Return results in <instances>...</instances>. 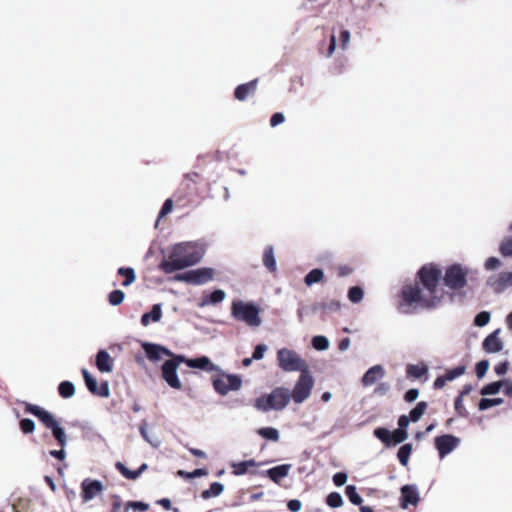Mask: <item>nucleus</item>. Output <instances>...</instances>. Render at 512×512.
<instances>
[{
	"instance_id": "nucleus-1",
	"label": "nucleus",
	"mask_w": 512,
	"mask_h": 512,
	"mask_svg": "<svg viewBox=\"0 0 512 512\" xmlns=\"http://www.w3.org/2000/svg\"><path fill=\"white\" fill-rule=\"evenodd\" d=\"M205 255V246L200 241H186L173 245L168 257L159 268L167 274L183 270L199 263Z\"/></svg>"
},
{
	"instance_id": "nucleus-2",
	"label": "nucleus",
	"mask_w": 512,
	"mask_h": 512,
	"mask_svg": "<svg viewBox=\"0 0 512 512\" xmlns=\"http://www.w3.org/2000/svg\"><path fill=\"white\" fill-rule=\"evenodd\" d=\"M438 305V296H429L417 285H405L401 291L399 310L410 314L419 308H433Z\"/></svg>"
},
{
	"instance_id": "nucleus-3",
	"label": "nucleus",
	"mask_w": 512,
	"mask_h": 512,
	"mask_svg": "<svg viewBox=\"0 0 512 512\" xmlns=\"http://www.w3.org/2000/svg\"><path fill=\"white\" fill-rule=\"evenodd\" d=\"M25 411L36 416L48 429H50L54 438L61 447L66 446L68 441L66 433L50 412L34 404H27Z\"/></svg>"
},
{
	"instance_id": "nucleus-4",
	"label": "nucleus",
	"mask_w": 512,
	"mask_h": 512,
	"mask_svg": "<svg viewBox=\"0 0 512 512\" xmlns=\"http://www.w3.org/2000/svg\"><path fill=\"white\" fill-rule=\"evenodd\" d=\"M290 390L284 387H277L268 395L256 399L255 407L263 412L270 410H283L290 402Z\"/></svg>"
},
{
	"instance_id": "nucleus-5",
	"label": "nucleus",
	"mask_w": 512,
	"mask_h": 512,
	"mask_svg": "<svg viewBox=\"0 0 512 512\" xmlns=\"http://www.w3.org/2000/svg\"><path fill=\"white\" fill-rule=\"evenodd\" d=\"M278 366L285 372L309 371L307 362L294 350L289 348H281L277 351Z\"/></svg>"
},
{
	"instance_id": "nucleus-6",
	"label": "nucleus",
	"mask_w": 512,
	"mask_h": 512,
	"mask_svg": "<svg viewBox=\"0 0 512 512\" xmlns=\"http://www.w3.org/2000/svg\"><path fill=\"white\" fill-rule=\"evenodd\" d=\"M231 315L238 321L244 322L251 327H258L262 320L259 316V308L244 301H234L231 306Z\"/></svg>"
},
{
	"instance_id": "nucleus-7",
	"label": "nucleus",
	"mask_w": 512,
	"mask_h": 512,
	"mask_svg": "<svg viewBox=\"0 0 512 512\" xmlns=\"http://www.w3.org/2000/svg\"><path fill=\"white\" fill-rule=\"evenodd\" d=\"M418 274L423 285V290L429 296H438L439 304L443 297V290L439 286L441 271L436 267L429 265L422 267Z\"/></svg>"
},
{
	"instance_id": "nucleus-8",
	"label": "nucleus",
	"mask_w": 512,
	"mask_h": 512,
	"mask_svg": "<svg viewBox=\"0 0 512 512\" xmlns=\"http://www.w3.org/2000/svg\"><path fill=\"white\" fill-rule=\"evenodd\" d=\"M314 383L315 381L310 371L301 373L293 387V390L290 391V399L296 404L305 402L312 393Z\"/></svg>"
},
{
	"instance_id": "nucleus-9",
	"label": "nucleus",
	"mask_w": 512,
	"mask_h": 512,
	"mask_svg": "<svg viewBox=\"0 0 512 512\" xmlns=\"http://www.w3.org/2000/svg\"><path fill=\"white\" fill-rule=\"evenodd\" d=\"M220 377L213 379V387L220 395H227L230 391H237L241 388L242 380L235 374H225L222 370L218 372Z\"/></svg>"
},
{
	"instance_id": "nucleus-10",
	"label": "nucleus",
	"mask_w": 512,
	"mask_h": 512,
	"mask_svg": "<svg viewBox=\"0 0 512 512\" xmlns=\"http://www.w3.org/2000/svg\"><path fill=\"white\" fill-rule=\"evenodd\" d=\"M212 268H198L184 273L177 274L174 279L179 282H186L193 285H203L213 279Z\"/></svg>"
},
{
	"instance_id": "nucleus-11",
	"label": "nucleus",
	"mask_w": 512,
	"mask_h": 512,
	"mask_svg": "<svg viewBox=\"0 0 512 512\" xmlns=\"http://www.w3.org/2000/svg\"><path fill=\"white\" fill-rule=\"evenodd\" d=\"M467 268L462 267L460 264H454L447 268L444 283L451 289H461L467 282Z\"/></svg>"
},
{
	"instance_id": "nucleus-12",
	"label": "nucleus",
	"mask_w": 512,
	"mask_h": 512,
	"mask_svg": "<svg viewBox=\"0 0 512 512\" xmlns=\"http://www.w3.org/2000/svg\"><path fill=\"white\" fill-rule=\"evenodd\" d=\"M459 443L460 439L451 434L442 435L435 439V446L441 459L456 449Z\"/></svg>"
},
{
	"instance_id": "nucleus-13",
	"label": "nucleus",
	"mask_w": 512,
	"mask_h": 512,
	"mask_svg": "<svg viewBox=\"0 0 512 512\" xmlns=\"http://www.w3.org/2000/svg\"><path fill=\"white\" fill-rule=\"evenodd\" d=\"M83 378L85 381V384L88 388V390L95 395L101 396V397H109L110 390L108 382L105 381L101 383V385L98 387L96 379L89 373V371L85 368L82 369Z\"/></svg>"
},
{
	"instance_id": "nucleus-14",
	"label": "nucleus",
	"mask_w": 512,
	"mask_h": 512,
	"mask_svg": "<svg viewBox=\"0 0 512 512\" xmlns=\"http://www.w3.org/2000/svg\"><path fill=\"white\" fill-rule=\"evenodd\" d=\"M161 371L162 378L171 388L176 390H180L182 388V383L178 377L175 363L165 361L161 367Z\"/></svg>"
},
{
	"instance_id": "nucleus-15",
	"label": "nucleus",
	"mask_w": 512,
	"mask_h": 512,
	"mask_svg": "<svg viewBox=\"0 0 512 512\" xmlns=\"http://www.w3.org/2000/svg\"><path fill=\"white\" fill-rule=\"evenodd\" d=\"M81 488L82 499L84 502H88L102 492L103 485L99 480L85 479L81 484Z\"/></svg>"
},
{
	"instance_id": "nucleus-16",
	"label": "nucleus",
	"mask_w": 512,
	"mask_h": 512,
	"mask_svg": "<svg viewBox=\"0 0 512 512\" xmlns=\"http://www.w3.org/2000/svg\"><path fill=\"white\" fill-rule=\"evenodd\" d=\"M142 348L144 349L148 359L151 361H158L162 359L163 356H173V353L169 349L158 344L143 343Z\"/></svg>"
},
{
	"instance_id": "nucleus-17",
	"label": "nucleus",
	"mask_w": 512,
	"mask_h": 512,
	"mask_svg": "<svg viewBox=\"0 0 512 512\" xmlns=\"http://www.w3.org/2000/svg\"><path fill=\"white\" fill-rule=\"evenodd\" d=\"M419 492L415 485H404L401 488V507L407 508L409 505H417L419 502Z\"/></svg>"
},
{
	"instance_id": "nucleus-18",
	"label": "nucleus",
	"mask_w": 512,
	"mask_h": 512,
	"mask_svg": "<svg viewBox=\"0 0 512 512\" xmlns=\"http://www.w3.org/2000/svg\"><path fill=\"white\" fill-rule=\"evenodd\" d=\"M187 366L207 372H220L221 368L211 362L207 356H201L187 361Z\"/></svg>"
},
{
	"instance_id": "nucleus-19",
	"label": "nucleus",
	"mask_w": 512,
	"mask_h": 512,
	"mask_svg": "<svg viewBox=\"0 0 512 512\" xmlns=\"http://www.w3.org/2000/svg\"><path fill=\"white\" fill-rule=\"evenodd\" d=\"M385 370L382 365H374L369 368L362 377V384L365 387L375 384L379 379L383 378Z\"/></svg>"
},
{
	"instance_id": "nucleus-20",
	"label": "nucleus",
	"mask_w": 512,
	"mask_h": 512,
	"mask_svg": "<svg viewBox=\"0 0 512 512\" xmlns=\"http://www.w3.org/2000/svg\"><path fill=\"white\" fill-rule=\"evenodd\" d=\"M500 329L489 334L483 341V349L488 353H497L503 349V342L498 338Z\"/></svg>"
},
{
	"instance_id": "nucleus-21",
	"label": "nucleus",
	"mask_w": 512,
	"mask_h": 512,
	"mask_svg": "<svg viewBox=\"0 0 512 512\" xmlns=\"http://www.w3.org/2000/svg\"><path fill=\"white\" fill-rule=\"evenodd\" d=\"M95 363L102 373H110L113 370V360L106 350H100L97 353Z\"/></svg>"
},
{
	"instance_id": "nucleus-22",
	"label": "nucleus",
	"mask_w": 512,
	"mask_h": 512,
	"mask_svg": "<svg viewBox=\"0 0 512 512\" xmlns=\"http://www.w3.org/2000/svg\"><path fill=\"white\" fill-rule=\"evenodd\" d=\"M226 298V293L222 289H217L210 294L204 295L198 303L200 308H204L209 305H216L221 303Z\"/></svg>"
},
{
	"instance_id": "nucleus-23",
	"label": "nucleus",
	"mask_w": 512,
	"mask_h": 512,
	"mask_svg": "<svg viewBox=\"0 0 512 512\" xmlns=\"http://www.w3.org/2000/svg\"><path fill=\"white\" fill-rule=\"evenodd\" d=\"M291 469L290 464H282L270 468L266 471V475L275 483H279L283 478H285Z\"/></svg>"
},
{
	"instance_id": "nucleus-24",
	"label": "nucleus",
	"mask_w": 512,
	"mask_h": 512,
	"mask_svg": "<svg viewBox=\"0 0 512 512\" xmlns=\"http://www.w3.org/2000/svg\"><path fill=\"white\" fill-rule=\"evenodd\" d=\"M257 87V80L241 84L235 89V97L240 101H244L250 94L254 93Z\"/></svg>"
},
{
	"instance_id": "nucleus-25",
	"label": "nucleus",
	"mask_w": 512,
	"mask_h": 512,
	"mask_svg": "<svg viewBox=\"0 0 512 512\" xmlns=\"http://www.w3.org/2000/svg\"><path fill=\"white\" fill-rule=\"evenodd\" d=\"M162 317V306L161 304L153 305L152 309L148 313H144L141 317V324L143 326H148L150 321L159 322Z\"/></svg>"
},
{
	"instance_id": "nucleus-26",
	"label": "nucleus",
	"mask_w": 512,
	"mask_h": 512,
	"mask_svg": "<svg viewBox=\"0 0 512 512\" xmlns=\"http://www.w3.org/2000/svg\"><path fill=\"white\" fill-rule=\"evenodd\" d=\"M263 265L270 271L275 272L277 269L276 259L274 255V249L271 245H268L264 249L263 253Z\"/></svg>"
},
{
	"instance_id": "nucleus-27",
	"label": "nucleus",
	"mask_w": 512,
	"mask_h": 512,
	"mask_svg": "<svg viewBox=\"0 0 512 512\" xmlns=\"http://www.w3.org/2000/svg\"><path fill=\"white\" fill-rule=\"evenodd\" d=\"M118 274L123 276L125 279L122 282L123 287H128L133 284L136 280V273L133 268L130 267H120L118 269Z\"/></svg>"
},
{
	"instance_id": "nucleus-28",
	"label": "nucleus",
	"mask_w": 512,
	"mask_h": 512,
	"mask_svg": "<svg viewBox=\"0 0 512 512\" xmlns=\"http://www.w3.org/2000/svg\"><path fill=\"white\" fill-rule=\"evenodd\" d=\"M223 490H224L223 484H221L220 482H213L210 485L209 489L204 490L201 493V497L204 500L210 499L212 497H217L223 492Z\"/></svg>"
},
{
	"instance_id": "nucleus-29",
	"label": "nucleus",
	"mask_w": 512,
	"mask_h": 512,
	"mask_svg": "<svg viewBox=\"0 0 512 512\" xmlns=\"http://www.w3.org/2000/svg\"><path fill=\"white\" fill-rule=\"evenodd\" d=\"M256 466V462L254 460H245L238 463H233V474L235 475H244L250 467Z\"/></svg>"
},
{
	"instance_id": "nucleus-30",
	"label": "nucleus",
	"mask_w": 512,
	"mask_h": 512,
	"mask_svg": "<svg viewBox=\"0 0 512 512\" xmlns=\"http://www.w3.org/2000/svg\"><path fill=\"white\" fill-rule=\"evenodd\" d=\"M324 278V272L321 269H312L304 278V282L307 286H311L315 283H319Z\"/></svg>"
},
{
	"instance_id": "nucleus-31",
	"label": "nucleus",
	"mask_w": 512,
	"mask_h": 512,
	"mask_svg": "<svg viewBox=\"0 0 512 512\" xmlns=\"http://www.w3.org/2000/svg\"><path fill=\"white\" fill-rule=\"evenodd\" d=\"M407 375L412 378H421L428 372V367L426 365H414L410 364L407 366Z\"/></svg>"
},
{
	"instance_id": "nucleus-32",
	"label": "nucleus",
	"mask_w": 512,
	"mask_h": 512,
	"mask_svg": "<svg viewBox=\"0 0 512 512\" xmlns=\"http://www.w3.org/2000/svg\"><path fill=\"white\" fill-rule=\"evenodd\" d=\"M139 431L143 439L148 442L152 447L158 448L161 444V441L157 437H152L147 432V423L144 422L139 427Z\"/></svg>"
},
{
	"instance_id": "nucleus-33",
	"label": "nucleus",
	"mask_w": 512,
	"mask_h": 512,
	"mask_svg": "<svg viewBox=\"0 0 512 512\" xmlns=\"http://www.w3.org/2000/svg\"><path fill=\"white\" fill-rule=\"evenodd\" d=\"M58 391L63 398H70L75 394V386L70 381H63L59 384Z\"/></svg>"
},
{
	"instance_id": "nucleus-34",
	"label": "nucleus",
	"mask_w": 512,
	"mask_h": 512,
	"mask_svg": "<svg viewBox=\"0 0 512 512\" xmlns=\"http://www.w3.org/2000/svg\"><path fill=\"white\" fill-rule=\"evenodd\" d=\"M345 494L353 505H361L362 497L357 493L356 486L348 485L345 488Z\"/></svg>"
},
{
	"instance_id": "nucleus-35",
	"label": "nucleus",
	"mask_w": 512,
	"mask_h": 512,
	"mask_svg": "<svg viewBox=\"0 0 512 512\" xmlns=\"http://www.w3.org/2000/svg\"><path fill=\"white\" fill-rule=\"evenodd\" d=\"M412 452V445L411 444H404L401 446L398 450L397 457L399 462L406 466L409 461L410 454Z\"/></svg>"
},
{
	"instance_id": "nucleus-36",
	"label": "nucleus",
	"mask_w": 512,
	"mask_h": 512,
	"mask_svg": "<svg viewBox=\"0 0 512 512\" xmlns=\"http://www.w3.org/2000/svg\"><path fill=\"white\" fill-rule=\"evenodd\" d=\"M258 434L261 437L271 441H278L280 437L278 430L272 427L260 428L258 430Z\"/></svg>"
},
{
	"instance_id": "nucleus-37",
	"label": "nucleus",
	"mask_w": 512,
	"mask_h": 512,
	"mask_svg": "<svg viewBox=\"0 0 512 512\" xmlns=\"http://www.w3.org/2000/svg\"><path fill=\"white\" fill-rule=\"evenodd\" d=\"M374 436L382 441L386 446H390L392 444L391 432L386 428H376L374 430Z\"/></svg>"
},
{
	"instance_id": "nucleus-38",
	"label": "nucleus",
	"mask_w": 512,
	"mask_h": 512,
	"mask_svg": "<svg viewBox=\"0 0 512 512\" xmlns=\"http://www.w3.org/2000/svg\"><path fill=\"white\" fill-rule=\"evenodd\" d=\"M326 504L331 508H338L343 505V498L338 492H331L326 497Z\"/></svg>"
},
{
	"instance_id": "nucleus-39",
	"label": "nucleus",
	"mask_w": 512,
	"mask_h": 512,
	"mask_svg": "<svg viewBox=\"0 0 512 512\" xmlns=\"http://www.w3.org/2000/svg\"><path fill=\"white\" fill-rule=\"evenodd\" d=\"M312 346L318 351H325L329 348V340L322 335L314 336L312 338Z\"/></svg>"
},
{
	"instance_id": "nucleus-40",
	"label": "nucleus",
	"mask_w": 512,
	"mask_h": 512,
	"mask_svg": "<svg viewBox=\"0 0 512 512\" xmlns=\"http://www.w3.org/2000/svg\"><path fill=\"white\" fill-rule=\"evenodd\" d=\"M427 408V403L424 401L419 402L411 411H410V419L413 422H417L420 420L422 415L425 413Z\"/></svg>"
},
{
	"instance_id": "nucleus-41",
	"label": "nucleus",
	"mask_w": 512,
	"mask_h": 512,
	"mask_svg": "<svg viewBox=\"0 0 512 512\" xmlns=\"http://www.w3.org/2000/svg\"><path fill=\"white\" fill-rule=\"evenodd\" d=\"M499 252L504 257H512V237H505L500 243Z\"/></svg>"
},
{
	"instance_id": "nucleus-42",
	"label": "nucleus",
	"mask_w": 512,
	"mask_h": 512,
	"mask_svg": "<svg viewBox=\"0 0 512 512\" xmlns=\"http://www.w3.org/2000/svg\"><path fill=\"white\" fill-rule=\"evenodd\" d=\"M502 385H503L502 381L492 382L490 384L485 385L481 389L480 393L482 395H495V394L499 393V391L501 390Z\"/></svg>"
},
{
	"instance_id": "nucleus-43",
	"label": "nucleus",
	"mask_w": 512,
	"mask_h": 512,
	"mask_svg": "<svg viewBox=\"0 0 512 512\" xmlns=\"http://www.w3.org/2000/svg\"><path fill=\"white\" fill-rule=\"evenodd\" d=\"M499 289L512 286V272H501L496 280Z\"/></svg>"
},
{
	"instance_id": "nucleus-44",
	"label": "nucleus",
	"mask_w": 512,
	"mask_h": 512,
	"mask_svg": "<svg viewBox=\"0 0 512 512\" xmlns=\"http://www.w3.org/2000/svg\"><path fill=\"white\" fill-rule=\"evenodd\" d=\"M503 403V399L502 398H494V399H489V398H482L479 402V410L481 411H484V410H487L493 406H498L500 404Z\"/></svg>"
},
{
	"instance_id": "nucleus-45",
	"label": "nucleus",
	"mask_w": 512,
	"mask_h": 512,
	"mask_svg": "<svg viewBox=\"0 0 512 512\" xmlns=\"http://www.w3.org/2000/svg\"><path fill=\"white\" fill-rule=\"evenodd\" d=\"M364 297L362 288L358 286L351 287L348 291V298L353 303H359Z\"/></svg>"
},
{
	"instance_id": "nucleus-46",
	"label": "nucleus",
	"mask_w": 512,
	"mask_h": 512,
	"mask_svg": "<svg viewBox=\"0 0 512 512\" xmlns=\"http://www.w3.org/2000/svg\"><path fill=\"white\" fill-rule=\"evenodd\" d=\"M124 298L125 293L122 290H113L108 297L109 303L112 306L120 305L124 301Z\"/></svg>"
},
{
	"instance_id": "nucleus-47",
	"label": "nucleus",
	"mask_w": 512,
	"mask_h": 512,
	"mask_svg": "<svg viewBox=\"0 0 512 512\" xmlns=\"http://www.w3.org/2000/svg\"><path fill=\"white\" fill-rule=\"evenodd\" d=\"M408 438L407 430L396 429L391 433L392 444H399L404 442Z\"/></svg>"
},
{
	"instance_id": "nucleus-48",
	"label": "nucleus",
	"mask_w": 512,
	"mask_h": 512,
	"mask_svg": "<svg viewBox=\"0 0 512 512\" xmlns=\"http://www.w3.org/2000/svg\"><path fill=\"white\" fill-rule=\"evenodd\" d=\"M115 467L125 478L130 480L137 479V473H135V471L129 470L122 462H117Z\"/></svg>"
},
{
	"instance_id": "nucleus-49",
	"label": "nucleus",
	"mask_w": 512,
	"mask_h": 512,
	"mask_svg": "<svg viewBox=\"0 0 512 512\" xmlns=\"http://www.w3.org/2000/svg\"><path fill=\"white\" fill-rule=\"evenodd\" d=\"M148 508H149V505L144 503V502L129 501V502L126 503L123 512H128L129 509L146 511V510H148Z\"/></svg>"
},
{
	"instance_id": "nucleus-50",
	"label": "nucleus",
	"mask_w": 512,
	"mask_h": 512,
	"mask_svg": "<svg viewBox=\"0 0 512 512\" xmlns=\"http://www.w3.org/2000/svg\"><path fill=\"white\" fill-rule=\"evenodd\" d=\"M490 313L487 311H482L478 313L474 319V324L478 327L486 326L490 321Z\"/></svg>"
},
{
	"instance_id": "nucleus-51",
	"label": "nucleus",
	"mask_w": 512,
	"mask_h": 512,
	"mask_svg": "<svg viewBox=\"0 0 512 512\" xmlns=\"http://www.w3.org/2000/svg\"><path fill=\"white\" fill-rule=\"evenodd\" d=\"M464 372H465L464 366L455 367L454 369H451L445 373V379H447L448 381H453L454 379L463 375Z\"/></svg>"
},
{
	"instance_id": "nucleus-52",
	"label": "nucleus",
	"mask_w": 512,
	"mask_h": 512,
	"mask_svg": "<svg viewBox=\"0 0 512 512\" xmlns=\"http://www.w3.org/2000/svg\"><path fill=\"white\" fill-rule=\"evenodd\" d=\"M489 369V361L482 360L476 364V375L478 378H483Z\"/></svg>"
},
{
	"instance_id": "nucleus-53",
	"label": "nucleus",
	"mask_w": 512,
	"mask_h": 512,
	"mask_svg": "<svg viewBox=\"0 0 512 512\" xmlns=\"http://www.w3.org/2000/svg\"><path fill=\"white\" fill-rule=\"evenodd\" d=\"M20 428H21L23 433L29 434V433H32L35 430V423H34L33 420L28 419V418L22 419L20 421Z\"/></svg>"
},
{
	"instance_id": "nucleus-54",
	"label": "nucleus",
	"mask_w": 512,
	"mask_h": 512,
	"mask_svg": "<svg viewBox=\"0 0 512 512\" xmlns=\"http://www.w3.org/2000/svg\"><path fill=\"white\" fill-rule=\"evenodd\" d=\"M172 208H173V201L172 199H166L160 212H159V216H158V219H157V222H156V225L158 224L160 218L162 217H165L166 215H168L171 211H172Z\"/></svg>"
},
{
	"instance_id": "nucleus-55",
	"label": "nucleus",
	"mask_w": 512,
	"mask_h": 512,
	"mask_svg": "<svg viewBox=\"0 0 512 512\" xmlns=\"http://www.w3.org/2000/svg\"><path fill=\"white\" fill-rule=\"evenodd\" d=\"M318 308L329 310V311H337L340 308V302L336 301V300H332L327 303H320L315 306V309H318Z\"/></svg>"
},
{
	"instance_id": "nucleus-56",
	"label": "nucleus",
	"mask_w": 512,
	"mask_h": 512,
	"mask_svg": "<svg viewBox=\"0 0 512 512\" xmlns=\"http://www.w3.org/2000/svg\"><path fill=\"white\" fill-rule=\"evenodd\" d=\"M389 390L390 384L386 382H381L375 387L374 394L377 396H385L389 392Z\"/></svg>"
},
{
	"instance_id": "nucleus-57",
	"label": "nucleus",
	"mask_w": 512,
	"mask_h": 512,
	"mask_svg": "<svg viewBox=\"0 0 512 512\" xmlns=\"http://www.w3.org/2000/svg\"><path fill=\"white\" fill-rule=\"evenodd\" d=\"M266 351L267 346L265 344H259L255 347L252 358L254 360H261L264 357Z\"/></svg>"
},
{
	"instance_id": "nucleus-58",
	"label": "nucleus",
	"mask_w": 512,
	"mask_h": 512,
	"mask_svg": "<svg viewBox=\"0 0 512 512\" xmlns=\"http://www.w3.org/2000/svg\"><path fill=\"white\" fill-rule=\"evenodd\" d=\"M501 266V261L496 257H490L485 261L484 267L487 270H494Z\"/></svg>"
},
{
	"instance_id": "nucleus-59",
	"label": "nucleus",
	"mask_w": 512,
	"mask_h": 512,
	"mask_svg": "<svg viewBox=\"0 0 512 512\" xmlns=\"http://www.w3.org/2000/svg\"><path fill=\"white\" fill-rule=\"evenodd\" d=\"M347 474L344 472H338L333 475V482L336 486L340 487L343 486L347 481Z\"/></svg>"
},
{
	"instance_id": "nucleus-60",
	"label": "nucleus",
	"mask_w": 512,
	"mask_h": 512,
	"mask_svg": "<svg viewBox=\"0 0 512 512\" xmlns=\"http://www.w3.org/2000/svg\"><path fill=\"white\" fill-rule=\"evenodd\" d=\"M340 41H341V48L343 50L347 49L350 43V32L348 30H343L340 33Z\"/></svg>"
},
{
	"instance_id": "nucleus-61",
	"label": "nucleus",
	"mask_w": 512,
	"mask_h": 512,
	"mask_svg": "<svg viewBox=\"0 0 512 512\" xmlns=\"http://www.w3.org/2000/svg\"><path fill=\"white\" fill-rule=\"evenodd\" d=\"M455 409L456 411L458 412L459 415H462V416H466L467 414V411L466 409L464 408L463 406V398H462V395L458 396L456 399H455Z\"/></svg>"
},
{
	"instance_id": "nucleus-62",
	"label": "nucleus",
	"mask_w": 512,
	"mask_h": 512,
	"mask_svg": "<svg viewBox=\"0 0 512 512\" xmlns=\"http://www.w3.org/2000/svg\"><path fill=\"white\" fill-rule=\"evenodd\" d=\"M287 507L291 512H298L301 510L302 503L298 499H292L288 501Z\"/></svg>"
},
{
	"instance_id": "nucleus-63",
	"label": "nucleus",
	"mask_w": 512,
	"mask_h": 512,
	"mask_svg": "<svg viewBox=\"0 0 512 512\" xmlns=\"http://www.w3.org/2000/svg\"><path fill=\"white\" fill-rule=\"evenodd\" d=\"M285 120V117L282 113L280 112H277L275 114L272 115L271 119H270V125L272 127H276L277 125L283 123Z\"/></svg>"
},
{
	"instance_id": "nucleus-64",
	"label": "nucleus",
	"mask_w": 512,
	"mask_h": 512,
	"mask_svg": "<svg viewBox=\"0 0 512 512\" xmlns=\"http://www.w3.org/2000/svg\"><path fill=\"white\" fill-rule=\"evenodd\" d=\"M509 367V363L507 361L501 362L497 364L494 368L495 373L499 376L504 375L507 373Z\"/></svg>"
}]
</instances>
